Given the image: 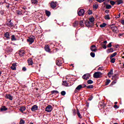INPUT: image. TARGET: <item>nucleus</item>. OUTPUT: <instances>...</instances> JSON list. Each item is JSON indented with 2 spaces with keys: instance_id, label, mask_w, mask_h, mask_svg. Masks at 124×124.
Masks as SVG:
<instances>
[{
  "instance_id": "nucleus-1",
  "label": "nucleus",
  "mask_w": 124,
  "mask_h": 124,
  "mask_svg": "<svg viewBox=\"0 0 124 124\" xmlns=\"http://www.w3.org/2000/svg\"><path fill=\"white\" fill-rule=\"evenodd\" d=\"M101 75H102V73L100 72H96L93 74V77L95 79H98V78H101Z\"/></svg>"
},
{
  "instance_id": "nucleus-2",
  "label": "nucleus",
  "mask_w": 124,
  "mask_h": 124,
  "mask_svg": "<svg viewBox=\"0 0 124 124\" xmlns=\"http://www.w3.org/2000/svg\"><path fill=\"white\" fill-rule=\"evenodd\" d=\"M27 62L28 65H31V67H34L35 66V63H33L32 58H30L27 60Z\"/></svg>"
},
{
  "instance_id": "nucleus-3",
  "label": "nucleus",
  "mask_w": 124,
  "mask_h": 124,
  "mask_svg": "<svg viewBox=\"0 0 124 124\" xmlns=\"http://www.w3.org/2000/svg\"><path fill=\"white\" fill-rule=\"evenodd\" d=\"M34 39H35V37L34 36H31L27 39V42H29L30 44H32V43L34 42Z\"/></svg>"
},
{
  "instance_id": "nucleus-4",
  "label": "nucleus",
  "mask_w": 124,
  "mask_h": 124,
  "mask_svg": "<svg viewBox=\"0 0 124 124\" xmlns=\"http://www.w3.org/2000/svg\"><path fill=\"white\" fill-rule=\"evenodd\" d=\"M56 63L58 66H62V65L63 63V61L62 58H58L56 60Z\"/></svg>"
},
{
  "instance_id": "nucleus-5",
  "label": "nucleus",
  "mask_w": 124,
  "mask_h": 124,
  "mask_svg": "<svg viewBox=\"0 0 124 124\" xmlns=\"http://www.w3.org/2000/svg\"><path fill=\"white\" fill-rule=\"evenodd\" d=\"M85 25L86 27L88 28H92V27H93V23H91L90 21L86 20L85 21Z\"/></svg>"
},
{
  "instance_id": "nucleus-6",
  "label": "nucleus",
  "mask_w": 124,
  "mask_h": 124,
  "mask_svg": "<svg viewBox=\"0 0 124 124\" xmlns=\"http://www.w3.org/2000/svg\"><path fill=\"white\" fill-rule=\"evenodd\" d=\"M91 77V74L90 73H86L84 74L82 77V78L83 79V80H88V79H90V78Z\"/></svg>"
},
{
  "instance_id": "nucleus-7",
  "label": "nucleus",
  "mask_w": 124,
  "mask_h": 124,
  "mask_svg": "<svg viewBox=\"0 0 124 124\" xmlns=\"http://www.w3.org/2000/svg\"><path fill=\"white\" fill-rule=\"evenodd\" d=\"M6 25L10 28H12V27H14V24L12 22H11V19H9V21H7L6 23Z\"/></svg>"
},
{
  "instance_id": "nucleus-8",
  "label": "nucleus",
  "mask_w": 124,
  "mask_h": 124,
  "mask_svg": "<svg viewBox=\"0 0 124 124\" xmlns=\"http://www.w3.org/2000/svg\"><path fill=\"white\" fill-rule=\"evenodd\" d=\"M110 27L113 32H116L118 30V28H117V26H116L114 24L110 25Z\"/></svg>"
},
{
  "instance_id": "nucleus-9",
  "label": "nucleus",
  "mask_w": 124,
  "mask_h": 124,
  "mask_svg": "<svg viewBox=\"0 0 124 124\" xmlns=\"http://www.w3.org/2000/svg\"><path fill=\"white\" fill-rule=\"evenodd\" d=\"M52 110H53V107L49 105L46 108V112H48V113H50V112H52Z\"/></svg>"
},
{
  "instance_id": "nucleus-10",
  "label": "nucleus",
  "mask_w": 124,
  "mask_h": 124,
  "mask_svg": "<svg viewBox=\"0 0 124 124\" xmlns=\"http://www.w3.org/2000/svg\"><path fill=\"white\" fill-rule=\"evenodd\" d=\"M50 7L52 8V9H55L56 7H57V1L54 2L52 1L50 3Z\"/></svg>"
},
{
  "instance_id": "nucleus-11",
  "label": "nucleus",
  "mask_w": 124,
  "mask_h": 124,
  "mask_svg": "<svg viewBox=\"0 0 124 124\" xmlns=\"http://www.w3.org/2000/svg\"><path fill=\"white\" fill-rule=\"evenodd\" d=\"M78 16H84L85 14V10L83 9H81L78 12Z\"/></svg>"
},
{
  "instance_id": "nucleus-12",
  "label": "nucleus",
  "mask_w": 124,
  "mask_h": 124,
  "mask_svg": "<svg viewBox=\"0 0 124 124\" xmlns=\"http://www.w3.org/2000/svg\"><path fill=\"white\" fill-rule=\"evenodd\" d=\"M44 49L46 52H47L50 54H52V51H51V49H50V47H49L48 45L45 46Z\"/></svg>"
},
{
  "instance_id": "nucleus-13",
  "label": "nucleus",
  "mask_w": 124,
  "mask_h": 124,
  "mask_svg": "<svg viewBox=\"0 0 124 124\" xmlns=\"http://www.w3.org/2000/svg\"><path fill=\"white\" fill-rule=\"evenodd\" d=\"M90 49L92 52H96L97 48H96V46L95 45H92Z\"/></svg>"
},
{
  "instance_id": "nucleus-14",
  "label": "nucleus",
  "mask_w": 124,
  "mask_h": 124,
  "mask_svg": "<svg viewBox=\"0 0 124 124\" xmlns=\"http://www.w3.org/2000/svg\"><path fill=\"white\" fill-rule=\"evenodd\" d=\"M36 110H38V106L36 105L32 106L31 108V110L33 112L34 111H36Z\"/></svg>"
},
{
  "instance_id": "nucleus-15",
  "label": "nucleus",
  "mask_w": 124,
  "mask_h": 124,
  "mask_svg": "<svg viewBox=\"0 0 124 124\" xmlns=\"http://www.w3.org/2000/svg\"><path fill=\"white\" fill-rule=\"evenodd\" d=\"M4 36L6 37V38H7V39H10V33H9V32H5Z\"/></svg>"
},
{
  "instance_id": "nucleus-16",
  "label": "nucleus",
  "mask_w": 124,
  "mask_h": 124,
  "mask_svg": "<svg viewBox=\"0 0 124 124\" xmlns=\"http://www.w3.org/2000/svg\"><path fill=\"white\" fill-rule=\"evenodd\" d=\"M118 79H119V74H115L112 77V79L117 81Z\"/></svg>"
},
{
  "instance_id": "nucleus-17",
  "label": "nucleus",
  "mask_w": 124,
  "mask_h": 124,
  "mask_svg": "<svg viewBox=\"0 0 124 124\" xmlns=\"http://www.w3.org/2000/svg\"><path fill=\"white\" fill-rule=\"evenodd\" d=\"M12 51H13V49H12V48H11V47H9V46L7 47L6 49V53H11Z\"/></svg>"
},
{
  "instance_id": "nucleus-18",
  "label": "nucleus",
  "mask_w": 124,
  "mask_h": 124,
  "mask_svg": "<svg viewBox=\"0 0 124 124\" xmlns=\"http://www.w3.org/2000/svg\"><path fill=\"white\" fill-rule=\"evenodd\" d=\"M7 110H8V108H6L4 106H2L0 108V111H1V112L3 111H7Z\"/></svg>"
},
{
  "instance_id": "nucleus-19",
  "label": "nucleus",
  "mask_w": 124,
  "mask_h": 124,
  "mask_svg": "<svg viewBox=\"0 0 124 124\" xmlns=\"http://www.w3.org/2000/svg\"><path fill=\"white\" fill-rule=\"evenodd\" d=\"M5 98H7V99H9V100H13V97L10 94H6Z\"/></svg>"
},
{
  "instance_id": "nucleus-20",
  "label": "nucleus",
  "mask_w": 124,
  "mask_h": 124,
  "mask_svg": "<svg viewBox=\"0 0 124 124\" xmlns=\"http://www.w3.org/2000/svg\"><path fill=\"white\" fill-rule=\"evenodd\" d=\"M18 54L20 57H24V55L25 54V50H20Z\"/></svg>"
},
{
  "instance_id": "nucleus-21",
  "label": "nucleus",
  "mask_w": 124,
  "mask_h": 124,
  "mask_svg": "<svg viewBox=\"0 0 124 124\" xmlns=\"http://www.w3.org/2000/svg\"><path fill=\"white\" fill-rule=\"evenodd\" d=\"M105 108H106L105 104L102 103L99 104V108H103V109H104Z\"/></svg>"
},
{
  "instance_id": "nucleus-22",
  "label": "nucleus",
  "mask_w": 124,
  "mask_h": 124,
  "mask_svg": "<svg viewBox=\"0 0 124 124\" xmlns=\"http://www.w3.org/2000/svg\"><path fill=\"white\" fill-rule=\"evenodd\" d=\"M106 51H107V53H108V54H109V53H113V52H114V48H110L107 49Z\"/></svg>"
},
{
  "instance_id": "nucleus-23",
  "label": "nucleus",
  "mask_w": 124,
  "mask_h": 124,
  "mask_svg": "<svg viewBox=\"0 0 124 124\" xmlns=\"http://www.w3.org/2000/svg\"><path fill=\"white\" fill-rule=\"evenodd\" d=\"M26 110V107L23 106L21 107L20 108H19V111L21 112V113H24V111Z\"/></svg>"
},
{
  "instance_id": "nucleus-24",
  "label": "nucleus",
  "mask_w": 124,
  "mask_h": 124,
  "mask_svg": "<svg viewBox=\"0 0 124 124\" xmlns=\"http://www.w3.org/2000/svg\"><path fill=\"white\" fill-rule=\"evenodd\" d=\"M115 2H117V4L118 5L124 3V1L123 0H116Z\"/></svg>"
},
{
  "instance_id": "nucleus-25",
  "label": "nucleus",
  "mask_w": 124,
  "mask_h": 124,
  "mask_svg": "<svg viewBox=\"0 0 124 124\" xmlns=\"http://www.w3.org/2000/svg\"><path fill=\"white\" fill-rule=\"evenodd\" d=\"M77 114L79 119H82V115L81 114H80V112L79 111V109H78V108L77 109Z\"/></svg>"
},
{
  "instance_id": "nucleus-26",
  "label": "nucleus",
  "mask_w": 124,
  "mask_h": 124,
  "mask_svg": "<svg viewBox=\"0 0 124 124\" xmlns=\"http://www.w3.org/2000/svg\"><path fill=\"white\" fill-rule=\"evenodd\" d=\"M45 13L47 17H49V16H51V12H50L47 10H45Z\"/></svg>"
},
{
  "instance_id": "nucleus-27",
  "label": "nucleus",
  "mask_w": 124,
  "mask_h": 124,
  "mask_svg": "<svg viewBox=\"0 0 124 124\" xmlns=\"http://www.w3.org/2000/svg\"><path fill=\"white\" fill-rule=\"evenodd\" d=\"M79 26H80V27H82V28H83L84 27V20H80L79 22Z\"/></svg>"
},
{
  "instance_id": "nucleus-28",
  "label": "nucleus",
  "mask_w": 124,
  "mask_h": 124,
  "mask_svg": "<svg viewBox=\"0 0 124 124\" xmlns=\"http://www.w3.org/2000/svg\"><path fill=\"white\" fill-rule=\"evenodd\" d=\"M81 89H83V86L82 85H79L77 86V87L76 88V90L80 91Z\"/></svg>"
},
{
  "instance_id": "nucleus-29",
  "label": "nucleus",
  "mask_w": 124,
  "mask_h": 124,
  "mask_svg": "<svg viewBox=\"0 0 124 124\" xmlns=\"http://www.w3.org/2000/svg\"><path fill=\"white\" fill-rule=\"evenodd\" d=\"M89 22H90L91 24H93V22H94V18L93 17L89 18Z\"/></svg>"
},
{
  "instance_id": "nucleus-30",
  "label": "nucleus",
  "mask_w": 124,
  "mask_h": 124,
  "mask_svg": "<svg viewBox=\"0 0 124 124\" xmlns=\"http://www.w3.org/2000/svg\"><path fill=\"white\" fill-rule=\"evenodd\" d=\"M62 84L65 87H68V83L67 81H63Z\"/></svg>"
},
{
  "instance_id": "nucleus-31",
  "label": "nucleus",
  "mask_w": 124,
  "mask_h": 124,
  "mask_svg": "<svg viewBox=\"0 0 124 124\" xmlns=\"http://www.w3.org/2000/svg\"><path fill=\"white\" fill-rule=\"evenodd\" d=\"M93 8L94 9H97V8H98V5H97V2H95V4L93 5Z\"/></svg>"
},
{
  "instance_id": "nucleus-32",
  "label": "nucleus",
  "mask_w": 124,
  "mask_h": 124,
  "mask_svg": "<svg viewBox=\"0 0 124 124\" xmlns=\"http://www.w3.org/2000/svg\"><path fill=\"white\" fill-rule=\"evenodd\" d=\"M104 18L105 20H110V15H109V14H108L105 16Z\"/></svg>"
},
{
  "instance_id": "nucleus-33",
  "label": "nucleus",
  "mask_w": 124,
  "mask_h": 124,
  "mask_svg": "<svg viewBox=\"0 0 124 124\" xmlns=\"http://www.w3.org/2000/svg\"><path fill=\"white\" fill-rule=\"evenodd\" d=\"M11 40L12 41H16L17 40V39L15 37V35H12L11 36Z\"/></svg>"
},
{
  "instance_id": "nucleus-34",
  "label": "nucleus",
  "mask_w": 124,
  "mask_h": 124,
  "mask_svg": "<svg viewBox=\"0 0 124 124\" xmlns=\"http://www.w3.org/2000/svg\"><path fill=\"white\" fill-rule=\"evenodd\" d=\"M106 9H111L112 8V6L110 4H106Z\"/></svg>"
},
{
  "instance_id": "nucleus-35",
  "label": "nucleus",
  "mask_w": 124,
  "mask_h": 124,
  "mask_svg": "<svg viewBox=\"0 0 124 124\" xmlns=\"http://www.w3.org/2000/svg\"><path fill=\"white\" fill-rule=\"evenodd\" d=\"M115 56H117V52H114V53L112 54L110 56V59H112L113 58H114V57H115Z\"/></svg>"
},
{
  "instance_id": "nucleus-36",
  "label": "nucleus",
  "mask_w": 124,
  "mask_h": 124,
  "mask_svg": "<svg viewBox=\"0 0 124 124\" xmlns=\"http://www.w3.org/2000/svg\"><path fill=\"white\" fill-rule=\"evenodd\" d=\"M111 82V80L110 79H107L106 82H105V86H108V85H109V84H110Z\"/></svg>"
},
{
  "instance_id": "nucleus-37",
  "label": "nucleus",
  "mask_w": 124,
  "mask_h": 124,
  "mask_svg": "<svg viewBox=\"0 0 124 124\" xmlns=\"http://www.w3.org/2000/svg\"><path fill=\"white\" fill-rule=\"evenodd\" d=\"M31 2L32 4H37V0H31Z\"/></svg>"
},
{
  "instance_id": "nucleus-38",
  "label": "nucleus",
  "mask_w": 124,
  "mask_h": 124,
  "mask_svg": "<svg viewBox=\"0 0 124 124\" xmlns=\"http://www.w3.org/2000/svg\"><path fill=\"white\" fill-rule=\"evenodd\" d=\"M87 83L88 84V85H91L93 83V81L92 79H89L87 81Z\"/></svg>"
},
{
  "instance_id": "nucleus-39",
  "label": "nucleus",
  "mask_w": 124,
  "mask_h": 124,
  "mask_svg": "<svg viewBox=\"0 0 124 124\" xmlns=\"http://www.w3.org/2000/svg\"><path fill=\"white\" fill-rule=\"evenodd\" d=\"M79 25V21H76L74 23L73 26L74 27H77Z\"/></svg>"
},
{
  "instance_id": "nucleus-40",
  "label": "nucleus",
  "mask_w": 124,
  "mask_h": 124,
  "mask_svg": "<svg viewBox=\"0 0 124 124\" xmlns=\"http://www.w3.org/2000/svg\"><path fill=\"white\" fill-rule=\"evenodd\" d=\"M51 94H54V93H59V92L57 90H53L51 92Z\"/></svg>"
},
{
  "instance_id": "nucleus-41",
  "label": "nucleus",
  "mask_w": 124,
  "mask_h": 124,
  "mask_svg": "<svg viewBox=\"0 0 124 124\" xmlns=\"http://www.w3.org/2000/svg\"><path fill=\"white\" fill-rule=\"evenodd\" d=\"M110 60V62L112 63H115V62H116V58H111Z\"/></svg>"
},
{
  "instance_id": "nucleus-42",
  "label": "nucleus",
  "mask_w": 124,
  "mask_h": 124,
  "mask_svg": "<svg viewBox=\"0 0 124 124\" xmlns=\"http://www.w3.org/2000/svg\"><path fill=\"white\" fill-rule=\"evenodd\" d=\"M111 74H113V70L111 69L110 71L108 73V77H110V75Z\"/></svg>"
},
{
  "instance_id": "nucleus-43",
  "label": "nucleus",
  "mask_w": 124,
  "mask_h": 124,
  "mask_svg": "<svg viewBox=\"0 0 124 124\" xmlns=\"http://www.w3.org/2000/svg\"><path fill=\"white\" fill-rule=\"evenodd\" d=\"M107 24L105 23H103L102 24H101L100 25V28H105V27H106Z\"/></svg>"
},
{
  "instance_id": "nucleus-44",
  "label": "nucleus",
  "mask_w": 124,
  "mask_h": 124,
  "mask_svg": "<svg viewBox=\"0 0 124 124\" xmlns=\"http://www.w3.org/2000/svg\"><path fill=\"white\" fill-rule=\"evenodd\" d=\"M61 94L63 96H64V95H65V94H66V92H65V91H62L61 92Z\"/></svg>"
},
{
  "instance_id": "nucleus-45",
  "label": "nucleus",
  "mask_w": 124,
  "mask_h": 124,
  "mask_svg": "<svg viewBox=\"0 0 124 124\" xmlns=\"http://www.w3.org/2000/svg\"><path fill=\"white\" fill-rule=\"evenodd\" d=\"M93 95H91L89 96V98L88 99V100L91 101V100H93Z\"/></svg>"
},
{
  "instance_id": "nucleus-46",
  "label": "nucleus",
  "mask_w": 124,
  "mask_h": 124,
  "mask_svg": "<svg viewBox=\"0 0 124 124\" xmlns=\"http://www.w3.org/2000/svg\"><path fill=\"white\" fill-rule=\"evenodd\" d=\"M86 89H93V85H91L87 86Z\"/></svg>"
},
{
  "instance_id": "nucleus-47",
  "label": "nucleus",
  "mask_w": 124,
  "mask_h": 124,
  "mask_svg": "<svg viewBox=\"0 0 124 124\" xmlns=\"http://www.w3.org/2000/svg\"><path fill=\"white\" fill-rule=\"evenodd\" d=\"M90 56H91L92 58H94V57H95V54L94 53V52H91L90 53Z\"/></svg>"
},
{
  "instance_id": "nucleus-48",
  "label": "nucleus",
  "mask_w": 124,
  "mask_h": 124,
  "mask_svg": "<svg viewBox=\"0 0 124 124\" xmlns=\"http://www.w3.org/2000/svg\"><path fill=\"white\" fill-rule=\"evenodd\" d=\"M19 124H25V121L23 119H21L19 122Z\"/></svg>"
},
{
  "instance_id": "nucleus-49",
  "label": "nucleus",
  "mask_w": 124,
  "mask_h": 124,
  "mask_svg": "<svg viewBox=\"0 0 124 124\" xmlns=\"http://www.w3.org/2000/svg\"><path fill=\"white\" fill-rule=\"evenodd\" d=\"M108 48H111L112 47V42L109 43L108 46H107Z\"/></svg>"
},
{
  "instance_id": "nucleus-50",
  "label": "nucleus",
  "mask_w": 124,
  "mask_h": 124,
  "mask_svg": "<svg viewBox=\"0 0 124 124\" xmlns=\"http://www.w3.org/2000/svg\"><path fill=\"white\" fill-rule=\"evenodd\" d=\"M102 46L103 49H106L107 48V46H106V44H102Z\"/></svg>"
},
{
  "instance_id": "nucleus-51",
  "label": "nucleus",
  "mask_w": 124,
  "mask_h": 124,
  "mask_svg": "<svg viewBox=\"0 0 124 124\" xmlns=\"http://www.w3.org/2000/svg\"><path fill=\"white\" fill-rule=\"evenodd\" d=\"M76 109H73V114L74 115V116H76Z\"/></svg>"
},
{
  "instance_id": "nucleus-52",
  "label": "nucleus",
  "mask_w": 124,
  "mask_h": 124,
  "mask_svg": "<svg viewBox=\"0 0 124 124\" xmlns=\"http://www.w3.org/2000/svg\"><path fill=\"white\" fill-rule=\"evenodd\" d=\"M110 4H111V5L113 6V5H115L116 2L114 1H110Z\"/></svg>"
},
{
  "instance_id": "nucleus-53",
  "label": "nucleus",
  "mask_w": 124,
  "mask_h": 124,
  "mask_svg": "<svg viewBox=\"0 0 124 124\" xmlns=\"http://www.w3.org/2000/svg\"><path fill=\"white\" fill-rule=\"evenodd\" d=\"M98 70H104V68L103 67V66H102V67H99L98 68Z\"/></svg>"
},
{
  "instance_id": "nucleus-54",
  "label": "nucleus",
  "mask_w": 124,
  "mask_h": 124,
  "mask_svg": "<svg viewBox=\"0 0 124 124\" xmlns=\"http://www.w3.org/2000/svg\"><path fill=\"white\" fill-rule=\"evenodd\" d=\"M93 14V11L91 10H88V15H92Z\"/></svg>"
},
{
  "instance_id": "nucleus-55",
  "label": "nucleus",
  "mask_w": 124,
  "mask_h": 124,
  "mask_svg": "<svg viewBox=\"0 0 124 124\" xmlns=\"http://www.w3.org/2000/svg\"><path fill=\"white\" fill-rule=\"evenodd\" d=\"M107 109H109L108 111H109V112H111V111H112L113 110V108L112 107H109V108H107Z\"/></svg>"
},
{
  "instance_id": "nucleus-56",
  "label": "nucleus",
  "mask_w": 124,
  "mask_h": 124,
  "mask_svg": "<svg viewBox=\"0 0 124 124\" xmlns=\"http://www.w3.org/2000/svg\"><path fill=\"white\" fill-rule=\"evenodd\" d=\"M117 83V80H114L111 83V85H114V84H116Z\"/></svg>"
},
{
  "instance_id": "nucleus-57",
  "label": "nucleus",
  "mask_w": 124,
  "mask_h": 124,
  "mask_svg": "<svg viewBox=\"0 0 124 124\" xmlns=\"http://www.w3.org/2000/svg\"><path fill=\"white\" fill-rule=\"evenodd\" d=\"M16 13L17 15H22V12L20 11H17Z\"/></svg>"
},
{
  "instance_id": "nucleus-58",
  "label": "nucleus",
  "mask_w": 124,
  "mask_h": 124,
  "mask_svg": "<svg viewBox=\"0 0 124 124\" xmlns=\"http://www.w3.org/2000/svg\"><path fill=\"white\" fill-rule=\"evenodd\" d=\"M96 1H98V2H99L100 3H101V2H103V1H105L104 0H96Z\"/></svg>"
},
{
  "instance_id": "nucleus-59",
  "label": "nucleus",
  "mask_w": 124,
  "mask_h": 124,
  "mask_svg": "<svg viewBox=\"0 0 124 124\" xmlns=\"http://www.w3.org/2000/svg\"><path fill=\"white\" fill-rule=\"evenodd\" d=\"M0 14L1 15H3V14H4V11L3 10L0 11Z\"/></svg>"
},
{
  "instance_id": "nucleus-60",
  "label": "nucleus",
  "mask_w": 124,
  "mask_h": 124,
  "mask_svg": "<svg viewBox=\"0 0 124 124\" xmlns=\"http://www.w3.org/2000/svg\"><path fill=\"white\" fill-rule=\"evenodd\" d=\"M11 69H12V70H16V67H14L13 66H12L11 67Z\"/></svg>"
},
{
  "instance_id": "nucleus-61",
  "label": "nucleus",
  "mask_w": 124,
  "mask_h": 124,
  "mask_svg": "<svg viewBox=\"0 0 124 124\" xmlns=\"http://www.w3.org/2000/svg\"><path fill=\"white\" fill-rule=\"evenodd\" d=\"M22 71H27V68H26V67H23L22 68Z\"/></svg>"
},
{
  "instance_id": "nucleus-62",
  "label": "nucleus",
  "mask_w": 124,
  "mask_h": 124,
  "mask_svg": "<svg viewBox=\"0 0 124 124\" xmlns=\"http://www.w3.org/2000/svg\"><path fill=\"white\" fill-rule=\"evenodd\" d=\"M113 107L114 108H116V109H119V107L117 105H115Z\"/></svg>"
},
{
  "instance_id": "nucleus-63",
  "label": "nucleus",
  "mask_w": 124,
  "mask_h": 124,
  "mask_svg": "<svg viewBox=\"0 0 124 124\" xmlns=\"http://www.w3.org/2000/svg\"><path fill=\"white\" fill-rule=\"evenodd\" d=\"M101 44H107V41H105L103 43H101Z\"/></svg>"
},
{
  "instance_id": "nucleus-64",
  "label": "nucleus",
  "mask_w": 124,
  "mask_h": 124,
  "mask_svg": "<svg viewBox=\"0 0 124 124\" xmlns=\"http://www.w3.org/2000/svg\"><path fill=\"white\" fill-rule=\"evenodd\" d=\"M121 24L124 26V20H121Z\"/></svg>"
}]
</instances>
